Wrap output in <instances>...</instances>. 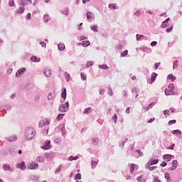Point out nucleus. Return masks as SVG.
Segmentation results:
<instances>
[{
	"instance_id": "1",
	"label": "nucleus",
	"mask_w": 182,
	"mask_h": 182,
	"mask_svg": "<svg viewBox=\"0 0 182 182\" xmlns=\"http://www.w3.org/2000/svg\"><path fill=\"white\" fill-rule=\"evenodd\" d=\"M35 134H36V131L32 127H27L24 132L26 140H33Z\"/></svg>"
},
{
	"instance_id": "2",
	"label": "nucleus",
	"mask_w": 182,
	"mask_h": 182,
	"mask_svg": "<svg viewBox=\"0 0 182 182\" xmlns=\"http://www.w3.org/2000/svg\"><path fill=\"white\" fill-rule=\"evenodd\" d=\"M58 110L60 113H66L69 110V102L67 101L65 104H61L59 106Z\"/></svg>"
},
{
	"instance_id": "3",
	"label": "nucleus",
	"mask_w": 182,
	"mask_h": 182,
	"mask_svg": "<svg viewBox=\"0 0 182 182\" xmlns=\"http://www.w3.org/2000/svg\"><path fill=\"white\" fill-rule=\"evenodd\" d=\"M55 152H49L44 154V157L46 159L47 161H52L55 159Z\"/></svg>"
},
{
	"instance_id": "4",
	"label": "nucleus",
	"mask_w": 182,
	"mask_h": 182,
	"mask_svg": "<svg viewBox=\"0 0 182 182\" xmlns=\"http://www.w3.org/2000/svg\"><path fill=\"white\" fill-rule=\"evenodd\" d=\"M27 168L28 170H38L39 164L36 162H31L28 165Z\"/></svg>"
},
{
	"instance_id": "5",
	"label": "nucleus",
	"mask_w": 182,
	"mask_h": 182,
	"mask_svg": "<svg viewBox=\"0 0 182 182\" xmlns=\"http://www.w3.org/2000/svg\"><path fill=\"white\" fill-rule=\"evenodd\" d=\"M26 72V68H22L16 73V77H21Z\"/></svg>"
},
{
	"instance_id": "6",
	"label": "nucleus",
	"mask_w": 182,
	"mask_h": 182,
	"mask_svg": "<svg viewBox=\"0 0 182 182\" xmlns=\"http://www.w3.org/2000/svg\"><path fill=\"white\" fill-rule=\"evenodd\" d=\"M58 129L60 130L63 137H65V136H66V129H65V124H60L58 126Z\"/></svg>"
},
{
	"instance_id": "7",
	"label": "nucleus",
	"mask_w": 182,
	"mask_h": 182,
	"mask_svg": "<svg viewBox=\"0 0 182 182\" xmlns=\"http://www.w3.org/2000/svg\"><path fill=\"white\" fill-rule=\"evenodd\" d=\"M50 147H52V146H50V141L49 140L46 141L45 144L41 146V149H43V150H49Z\"/></svg>"
},
{
	"instance_id": "8",
	"label": "nucleus",
	"mask_w": 182,
	"mask_h": 182,
	"mask_svg": "<svg viewBox=\"0 0 182 182\" xmlns=\"http://www.w3.org/2000/svg\"><path fill=\"white\" fill-rule=\"evenodd\" d=\"M173 157H174V156H173L171 154H164V155H163V159L166 163H168V161H171V160L173 159Z\"/></svg>"
},
{
	"instance_id": "9",
	"label": "nucleus",
	"mask_w": 182,
	"mask_h": 182,
	"mask_svg": "<svg viewBox=\"0 0 182 182\" xmlns=\"http://www.w3.org/2000/svg\"><path fill=\"white\" fill-rule=\"evenodd\" d=\"M16 167L17 168H20V170H26V164H25V161H23L21 163L17 164Z\"/></svg>"
},
{
	"instance_id": "10",
	"label": "nucleus",
	"mask_w": 182,
	"mask_h": 182,
	"mask_svg": "<svg viewBox=\"0 0 182 182\" xmlns=\"http://www.w3.org/2000/svg\"><path fill=\"white\" fill-rule=\"evenodd\" d=\"M23 12H25V7L23 6H19L18 9H16L15 11V14L16 15H22V14H23Z\"/></svg>"
},
{
	"instance_id": "11",
	"label": "nucleus",
	"mask_w": 182,
	"mask_h": 182,
	"mask_svg": "<svg viewBox=\"0 0 182 182\" xmlns=\"http://www.w3.org/2000/svg\"><path fill=\"white\" fill-rule=\"evenodd\" d=\"M3 170L4 171H10V173H12L14 171V169L12 168V167H11V166H9V164H4Z\"/></svg>"
},
{
	"instance_id": "12",
	"label": "nucleus",
	"mask_w": 182,
	"mask_h": 182,
	"mask_svg": "<svg viewBox=\"0 0 182 182\" xmlns=\"http://www.w3.org/2000/svg\"><path fill=\"white\" fill-rule=\"evenodd\" d=\"M168 22H170V18H167L165 21H164L161 24V28H164L168 26Z\"/></svg>"
},
{
	"instance_id": "13",
	"label": "nucleus",
	"mask_w": 182,
	"mask_h": 182,
	"mask_svg": "<svg viewBox=\"0 0 182 182\" xmlns=\"http://www.w3.org/2000/svg\"><path fill=\"white\" fill-rule=\"evenodd\" d=\"M58 49L60 50V52H63L65 49H66V47L65 46V43H60L58 44Z\"/></svg>"
},
{
	"instance_id": "14",
	"label": "nucleus",
	"mask_w": 182,
	"mask_h": 182,
	"mask_svg": "<svg viewBox=\"0 0 182 182\" xmlns=\"http://www.w3.org/2000/svg\"><path fill=\"white\" fill-rule=\"evenodd\" d=\"M67 96L68 93L66 92V89L65 87H63L61 91V97L63 98L64 100H66Z\"/></svg>"
},
{
	"instance_id": "15",
	"label": "nucleus",
	"mask_w": 182,
	"mask_h": 182,
	"mask_svg": "<svg viewBox=\"0 0 182 182\" xmlns=\"http://www.w3.org/2000/svg\"><path fill=\"white\" fill-rule=\"evenodd\" d=\"M159 164V159H150L148 162V166H154Z\"/></svg>"
},
{
	"instance_id": "16",
	"label": "nucleus",
	"mask_w": 182,
	"mask_h": 182,
	"mask_svg": "<svg viewBox=\"0 0 182 182\" xmlns=\"http://www.w3.org/2000/svg\"><path fill=\"white\" fill-rule=\"evenodd\" d=\"M43 74L46 77H50V76H52V70H50V69L44 70Z\"/></svg>"
},
{
	"instance_id": "17",
	"label": "nucleus",
	"mask_w": 182,
	"mask_h": 182,
	"mask_svg": "<svg viewBox=\"0 0 182 182\" xmlns=\"http://www.w3.org/2000/svg\"><path fill=\"white\" fill-rule=\"evenodd\" d=\"M30 60L31 62H33V63H38L39 62H41V58H38V57L35 56V55H33L30 58Z\"/></svg>"
},
{
	"instance_id": "18",
	"label": "nucleus",
	"mask_w": 182,
	"mask_h": 182,
	"mask_svg": "<svg viewBox=\"0 0 182 182\" xmlns=\"http://www.w3.org/2000/svg\"><path fill=\"white\" fill-rule=\"evenodd\" d=\"M26 2H28V1H26V0H18V5H19V6L25 7L26 5H28V3H26Z\"/></svg>"
},
{
	"instance_id": "19",
	"label": "nucleus",
	"mask_w": 182,
	"mask_h": 182,
	"mask_svg": "<svg viewBox=\"0 0 182 182\" xmlns=\"http://www.w3.org/2000/svg\"><path fill=\"white\" fill-rule=\"evenodd\" d=\"M6 139V140H8V141H10V143L12 141H16V140H18V137H16V136H15V135L9 136Z\"/></svg>"
},
{
	"instance_id": "20",
	"label": "nucleus",
	"mask_w": 182,
	"mask_h": 182,
	"mask_svg": "<svg viewBox=\"0 0 182 182\" xmlns=\"http://www.w3.org/2000/svg\"><path fill=\"white\" fill-rule=\"evenodd\" d=\"M153 166V165H149L148 163L145 165V168H146V170H149V171H153L154 168H157V166Z\"/></svg>"
},
{
	"instance_id": "21",
	"label": "nucleus",
	"mask_w": 182,
	"mask_h": 182,
	"mask_svg": "<svg viewBox=\"0 0 182 182\" xmlns=\"http://www.w3.org/2000/svg\"><path fill=\"white\" fill-rule=\"evenodd\" d=\"M43 21L45 23H48L50 21V18L48 14H44L43 17Z\"/></svg>"
},
{
	"instance_id": "22",
	"label": "nucleus",
	"mask_w": 182,
	"mask_h": 182,
	"mask_svg": "<svg viewBox=\"0 0 182 182\" xmlns=\"http://www.w3.org/2000/svg\"><path fill=\"white\" fill-rule=\"evenodd\" d=\"M158 74L156 73H153L151 76V83H154L155 82L156 78L157 77Z\"/></svg>"
},
{
	"instance_id": "23",
	"label": "nucleus",
	"mask_w": 182,
	"mask_h": 182,
	"mask_svg": "<svg viewBox=\"0 0 182 182\" xmlns=\"http://www.w3.org/2000/svg\"><path fill=\"white\" fill-rule=\"evenodd\" d=\"M82 46L83 48H87V46H90V41H84L82 42Z\"/></svg>"
},
{
	"instance_id": "24",
	"label": "nucleus",
	"mask_w": 182,
	"mask_h": 182,
	"mask_svg": "<svg viewBox=\"0 0 182 182\" xmlns=\"http://www.w3.org/2000/svg\"><path fill=\"white\" fill-rule=\"evenodd\" d=\"M173 90H168V89H165V95L166 96H170L171 95H173Z\"/></svg>"
},
{
	"instance_id": "25",
	"label": "nucleus",
	"mask_w": 182,
	"mask_h": 182,
	"mask_svg": "<svg viewBox=\"0 0 182 182\" xmlns=\"http://www.w3.org/2000/svg\"><path fill=\"white\" fill-rule=\"evenodd\" d=\"M171 133H172V134H173V135H176V134H177V135H178V134L181 135V134H182V132H181V131L180 129H174V130H172V131H171Z\"/></svg>"
},
{
	"instance_id": "26",
	"label": "nucleus",
	"mask_w": 182,
	"mask_h": 182,
	"mask_svg": "<svg viewBox=\"0 0 182 182\" xmlns=\"http://www.w3.org/2000/svg\"><path fill=\"white\" fill-rule=\"evenodd\" d=\"M60 14L68 16L69 15V8L65 9V10L60 11Z\"/></svg>"
},
{
	"instance_id": "27",
	"label": "nucleus",
	"mask_w": 182,
	"mask_h": 182,
	"mask_svg": "<svg viewBox=\"0 0 182 182\" xmlns=\"http://www.w3.org/2000/svg\"><path fill=\"white\" fill-rule=\"evenodd\" d=\"M91 31H92V32H97V25L95 24V25H91L90 26Z\"/></svg>"
},
{
	"instance_id": "28",
	"label": "nucleus",
	"mask_w": 182,
	"mask_h": 182,
	"mask_svg": "<svg viewBox=\"0 0 182 182\" xmlns=\"http://www.w3.org/2000/svg\"><path fill=\"white\" fill-rule=\"evenodd\" d=\"M164 177H165L167 182H171V178H170V174L166 172L164 173Z\"/></svg>"
},
{
	"instance_id": "29",
	"label": "nucleus",
	"mask_w": 182,
	"mask_h": 182,
	"mask_svg": "<svg viewBox=\"0 0 182 182\" xmlns=\"http://www.w3.org/2000/svg\"><path fill=\"white\" fill-rule=\"evenodd\" d=\"M167 79H169V80H171V82H173V80H176V77L173 74H169L167 76Z\"/></svg>"
},
{
	"instance_id": "30",
	"label": "nucleus",
	"mask_w": 182,
	"mask_h": 182,
	"mask_svg": "<svg viewBox=\"0 0 182 182\" xmlns=\"http://www.w3.org/2000/svg\"><path fill=\"white\" fill-rule=\"evenodd\" d=\"M77 159H79V156H70L68 157L69 161H73V160H74V161H76V160H77Z\"/></svg>"
},
{
	"instance_id": "31",
	"label": "nucleus",
	"mask_w": 182,
	"mask_h": 182,
	"mask_svg": "<svg viewBox=\"0 0 182 182\" xmlns=\"http://www.w3.org/2000/svg\"><path fill=\"white\" fill-rule=\"evenodd\" d=\"M64 116H65V114H58L57 115L56 120H58V122H60V120H62V119H63Z\"/></svg>"
},
{
	"instance_id": "32",
	"label": "nucleus",
	"mask_w": 182,
	"mask_h": 182,
	"mask_svg": "<svg viewBox=\"0 0 182 182\" xmlns=\"http://www.w3.org/2000/svg\"><path fill=\"white\" fill-rule=\"evenodd\" d=\"M99 163V161H91V166L92 168H95L96 166H97V164Z\"/></svg>"
},
{
	"instance_id": "33",
	"label": "nucleus",
	"mask_w": 182,
	"mask_h": 182,
	"mask_svg": "<svg viewBox=\"0 0 182 182\" xmlns=\"http://www.w3.org/2000/svg\"><path fill=\"white\" fill-rule=\"evenodd\" d=\"M100 69H104V70H107L109 69V66L106 64H102L99 65Z\"/></svg>"
},
{
	"instance_id": "34",
	"label": "nucleus",
	"mask_w": 182,
	"mask_h": 182,
	"mask_svg": "<svg viewBox=\"0 0 182 182\" xmlns=\"http://www.w3.org/2000/svg\"><path fill=\"white\" fill-rule=\"evenodd\" d=\"M74 180H82V174L80 173H77L74 176Z\"/></svg>"
},
{
	"instance_id": "35",
	"label": "nucleus",
	"mask_w": 182,
	"mask_h": 182,
	"mask_svg": "<svg viewBox=\"0 0 182 182\" xmlns=\"http://www.w3.org/2000/svg\"><path fill=\"white\" fill-rule=\"evenodd\" d=\"M36 161L38 163H43V161H45V159H43V156H38L36 158Z\"/></svg>"
},
{
	"instance_id": "36",
	"label": "nucleus",
	"mask_w": 182,
	"mask_h": 182,
	"mask_svg": "<svg viewBox=\"0 0 182 182\" xmlns=\"http://www.w3.org/2000/svg\"><path fill=\"white\" fill-rule=\"evenodd\" d=\"M9 153L11 156H16V154H17V151H16V149H9Z\"/></svg>"
},
{
	"instance_id": "37",
	"label": "nucleus",
	"mask_w": 182,
	"mask_h": 182,
	"mask_svg": "<svg viewBox=\"0 0 182 182\" xmlns=\"http://www.w3.org/2000/svg\"><path fill=\"white\" fill-rule=\"evenodd\" d=\"M136 41H141V39H143V38H144V35L136 34Z\"/></svg>"
},
{
	"instance_id": "38",
	"label": "nucleus",
	"mask_w": 182,
	"mask_h": 182,
	"mask_svg": "<svg viewBox=\"0 0 182 182\" xmlns=\"http://www.w3.org/2000/svg\"><path fill=\"white\" fill-rule=\"evenodd\" d=\"M90 112H92V108L87 107L84 110L83 113H84V114H89V113H90Z\"/></svg>"
},
{
	"instance_id": "39",
	"label": "nucleus",
	"mask_w": 182,
	"mask_h": 182,
	"mask_svg": "<svg viewBox=\"0 0 182 182\" xmlns=\"http://www.w3.org/2000/svg\"><path fill=\"white\" fill-rule=\"evenodd\" d=\"M65 77L67 82H69V80H70V74H69L68 72H65Z\"/></svg>"
},
{
	"instance_id": "40",
	"label": "nucleus",
	"mask_w": 182,
	"mask_h": 182,
	"mask_svg": "<svg viewBox=\"0 0 182 182\" xmlns=\"http://www.w3.org/2000/svg\"><path fill=\"white\" fill-rule=\"evenodd\" d=\"M136 180L138 182H146V179H143V175L139 176Z\"/></svg>"
},
{
	"instance_id": "41",
	"label": "nucleus",
	"mask_w": 182,
	"mask_h": 182,
	"mask_svg": "<svg viewBox=\"0 0 182 182\" xmlns=\"http://www.w3.org/2000/svg\"><path fill=\"white\" fill-rule=\"evenodd\" d=\"M98 141H99V139H97V138H93L92 140V143L94 146H97Z\"/></svg>"
},
{
	"instance_id": "42",
	"label": "nucleus",
	"mask_w": 182,
	"mask_h": 182,
	"mask_svg": "<svg viewBox=\"0 0 182 182\" xmlns=\"http://www.w3.org/2000/svg\"><path fill=\"white\" fill-rule=\"evenodd\" d=\"M177 166H178V162H177V160L172 161V167L177 168Z\"/></svg>"
},
{
	"instance_id": "43",
	"label": "nucleus",
	"mask_w": 182,
	"mask_h": 182,
	"mask_svg": "<svg viewBox=\"0 0 182 182\" xmlns=\"http://www.w3.org/2000/svg\"><path fill=\"white\" fill-rule=\"evenodd\" d=\"M86 15H87V19L88 21H90V19H92V12L87 11Z\"/></svg>"
},
{
	"instance_id": "44",
	"label": "nucleus",
	"mask_w": 182,
	"mask_h": 182,
	"mask_svg": "<svg viewBox=\"0 0 182 182\" xmlns=\"http://www.w3.org/2000/svg\"><path fill=\"white\" fill-rule=\"evenodd\" d=\"M154 105H156V102H151L146 109V112H149V109H153V106H154Z\"/></svg>"
},
{
	"instance_id": "45",
	"label": "nucleus",
	"mask_w": 182,
	"mask_h": 182,
	"mask_svg": "<svg viewBox=\"0 0 182 182\" xmlns=\"http://www.w3.org/2000/svg\"><path fill=\"white\" fill-rule=\"evenodd\" d=\"M108 8L109 9H116V4H109Z\"/></svg>"
},
{
	"instance_id": "46",
	"label": "nucleus",
	"mask_w": 182,
	"mask_h": 182,
	"mask_svg": "<svg viewBox=\"0 0 182 182\" xmlns=\"http://www.w3.org/2000/svg\"><path fill=\"white\" fill-rule=\"evenodd\" d=\"M178 60H175L173 61V69H177V68L178 67Z\"/></svg>"
},
{
	"instance_id": "47",
	"label": "nucleus",
	"mask_w": 182,
	"mask_h": 182,
	"mask_svg": "<svg viewBox=\"0 0 182 182\" xmlns=\"http://www.w3.org/2000/svg\"><path fill=\"white\" fill-rule=\"evenodd\" d=\"M176 123H177V121L176 119L170 120L168 122V126H171V124H176Z\"/></svg>"
},
{
	"instance_id": "48",
	"label": "nucleus",
	"mask_w": 182,
	"mask_h": 182,
	"mask_svg": "<svg viewBox=\"0 0 182 182\" xmlns=\"http://www.w3.org/2000/svg\"><path fill=\"white\" fill-rule=\"evenodd\" d=\"M164 114L165 117H167V116H170V110L168 109L164 110Z\"/></svg>"
},
{
	"instance_id": "49",
	"label": "nucleus",
	"mask_w": 182,
	"mask_h": 182,
	"mask_svg": "<svg viewBox=\"0 0 182 182\" xmlns=\"http://www.w3.org/2000/svg\"><path fill=\"white\" fill-rule=\"evenodd\" d=\"M9 6L12 7L15 6V0H9Z\"/></svg>"
},
{
	"instance_id": "50",
	"label": "nucleus",
	"mask_w": 182,
	"mask_h": 182,
	"mask_svg": "<svg viewBox=\"0 0 182 182\" xmlns=\"http://www.w3.org/2000/svg\"><path fill=\"white\" fill-rule=\"evenodd\" d=\"M80 76H81L82 80H86V79H87V75H86L83 73H80Z\"/></svg>"
},
{
	"instance_id": "51",
	"label": "nucleus",
	"mask_w": 182,
	"mask_h": 182,
	"mask_svg": "<svg viewBox=\"0 0 182 182\" xmlns=\"http://www.w3.org/2000/svg\"><path fill=\"white\" fill-rule=\"evenodd\" d=\"M129 53V50H125L123 53H121L122 58H124L125 56H127Z\"/></svg>"
},
{
	"instance_id": "52",
	"label": "nucleus",
	"mask_w": 182,
	"mask_h": 182,
	"mask_svg": "<svg viewBox=\"0 0 182 182\" xmlns=\"http://www.w3.org/2000/svg\"><path fill=\"white\" fill-rule=\"evenodd\" d=\"M135 168H136V165L134 164H132L130 166V172L133 173Z\"/></svg>"
},
{
	"instance_id": "53",
	"label": "nucleus",
	"mask_w": 182,
	"mask_h": 182,
	"mask_svg": "<svg viewBox=\"0 0 182 182\" xmlns=\"http://www.w3.org/2000/svg\"><path fill=\"white\" fill-rule=\"evenodd\" d=\"M135 151L139 154V157H143V151H141L140 149H136Z\"/></svg>"
},
{
	"instance_id": "54",
	"label": "nucleus",
	"mask_w": 182,
	"mask_h": 182,
	"mask_svg": "<svg viewBox=\"0 0 182 182\" xmlns=\"http://www.w3.org/2000/svg\"><path fill=\"white\" fill-rule=\"evenodd\" d=\"M112 120H113L116 124V123H117V114H114V116L112 117Z\"/></svg>"
},
{
	"instance_id": "55",
	"label": "nucleus",
	"mask_w": 182,
	"mask_h": 182,
	"mask_svg": "<svg viewBox=\"0 0 182 182\" xmlns=\"http://www.w3.org/2000/svg\"><path fill=\"white\" fill-rule=\"evenodd\" d=\"M90 66H93V61H88L86 64L87 68H90Z\"/></svg>"
},
{
	"instance_id": "56",
	"label": "nucleus",
	"mask_w": 182,
	"mask_h": 182,
	"mask_svg": "<svg viewBox=\"0 0 182 182\" xmlns=\"http://www.w3.org/2000/svg\"><path fill=\"white\" fill-rule=\"evenodd\" d=\"M87 39V37L85 36H80L79 38H78V40L82 41H85Z\"/></svg>"
},
{
	"instance_id": "57",
	"label": "nucleus",
	"mask_w": 182,
	"mask_h": 182,
	"mask_svg": "<svg viewBox=\"0 0 182 182\" xmlns=\"http://www.w3.org/2000/svg\"><path fill=\"white\" fill-rule=\"evenodd\" d=\"M43 126H45V122L43 121H41L39 123H38V127L42 129V127H43Z\"/></svg>"
},
{
	"instance_id": "58",
	"label": "nucleus",
	"mask_w": 182,
	"mask_h": 182,
	"mask_svg": "<svg viewBox=\"0 0 182 182\" xmlns=\"http://www.w3.org/2000/svg\"><path fill=\"white\" fill-rule=\"evenodd\" d=\"M134 15H135V16H141V12H140V11L137 10Z\"/></svg>"
},
{
	"instance_id": "59",
	"label": "nucleus",
	"mask_w": 182,
	"mask_h": 182,
	"mask_svg": "<svg viewBox=\"0 0 182 182\" xmlns=\"http://www.w3.org/2000/svg\"><path fill=\"white\" fill-rule=\"evenodd\" d=\"M146 48H147V46H144L139 48V50H141L142 52H146Z\"/></svg>"
},
{
	"instance_id": "60",
	"label": "nucleus",
	"mask_w": 182,
	"mask_h": 182,
	"mask_svg": "<svg viewBox=\"0 0 182 182\" xmlns=\"http://www.w3.org/2000/svg\"><path fill=\"white\" fill-rule=\"evenodd\" d=\"M108 95L109 96H113V91L112 90V87H109Z\"/></svg>"
},
{
	"instance_id": "61",
	"label": "nucleus",
	"mask_w": 182,
	"mask_h": 182,
	"mask_svg": "<svg viewBox=\"0 0 182 182\" xmlns=\"http://www.w3.org/2000/svg\"><path fill=\"white\" fill-rule=\"evenodd\" d=\"M48 100H51V99H53V95L52 94V92L48 93Z\"/></svg>"
},
{
	"instance_id": "62",
	"label": "nucleus",
	"mask_w": 182,
	"mask_h": 182,
	"mask_svg": "<svg viewBox=\"0 0 182 182\" xmlns=\"http://www.w3.org/2000/svg\"><path fill=\"white\" fill-rule=\"evenodd\" d=\"M168 87V90H173V89H174V84L173 83L169 84Z\"/></svg>"
},
{
	"instance_id": "63",
	"label": "nucleus",
	"mask_w": 182,
	"mask_h": 182,
	"mask_svg": "<svg viewBox=\"0 0 182 182\" xmlns=\"http://www.w3.org/2000/svg\"><path fill=\"white\" fill-rule=\"evenodd\" d=\"M39 43L41 45L42 48H46V43L44 41H41Z\"/></svg>"
},
{
	"instance_id": "64",
	"label": "nucleus",
	"mask_w": 182,
	"mask_h": 182,
	"mask_svg": "<svg viewBox=\"0 0 182 182\" xmlns=\"http://www.w3.org/2000/svg\"><path fill=\"white\" fill-rule=\"evenodd\" d=\"M153 182H161V181H160L159 179V178H157V177H154V181Z\"/></svg>"
}]
</instances>
